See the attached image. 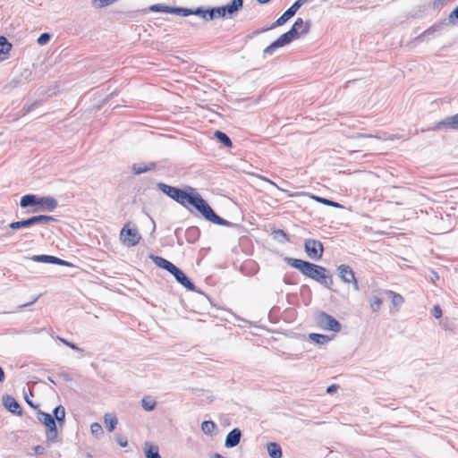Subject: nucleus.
Listing matches in <instances>:
<instances>
[{
    "label": "nucleus",
    "mask_w": 458,
    "mask_h": 458,
    "mask_svg": "<svg viewBox=\"0 0 458 458\" xmlns=\"http://www.w3.org/2000/svg\"><path fill=\"white\" fill-rule=\"evenodd\" d=\"M432 314L436 318H439L442 316V310L439 305H435L432 310Z\"/></svg>",
    "instance_id": "51"
},
{
    "label": "nucleus",
    "mask_w": 458,
    "mask_h": 458,
    "mask_svg": "<svg viewBox=\"0 0 458 458\" xmlns=\"http://www.w3.org/2000/svg\"><path fill=\"white\" fill-rule=\"evenodd\" d=\"M4 407L13 414L21 415L22 410L18 402L12 396L4 397Z\"/></svg>",
    "instance_id": "17"
},
{
    "label": "nucleus",
    "mask_w": 458,
    "mask_h": 458,
    "mask_svg": "<svg viewBox=\"0 0 458 458\" xmlns=\"http://www.w3.org/2000/svg\"><path fill=\"white\" fill-rule=\"evenodd\" d=\"M193 207L203 216L205 219L219 225H231V223L217 216L208 203L199 193Z\"/></svg>",
    "instance_id": "2"
},
{
    "label": "nucleus",
    "mask_w": 458,
    "mask_h": 458,
    "mask_svg": "<svg viewBox=\"0 0 458 458\" xmlns=\"http://www.w3.org/2000/svg\"><path fill=\"white\" fill-rule=\"evenodd\" d=\"M30 75H31V72L28 69H24L19 77L13 79L11 82V84H13V87L21 84V83H26L30 81Z\"/></svg>",
    "instance_id": "29"
},
{
    "label": "nucleus",
    "mask_w": 458,
    "mask_h": 458,
    "mask_svg": "<svg viewBox=\"0 0 458 458\" xmlns=\"http://www.w3.org/2000/svg\"><path fill=\"white\" fill-rule=\"evenodd\" d=\"M454 17L458 19V6L449 15L450 20H452Z\"/></svg>",
    "instance_id": "56"
},
{
    "label": "nucleus",
    "mask_w": 458,
    "mask_h": 458,
    "mask_svg": "<svg viewBox=\"0 0 458 458\" xmlns=\"http://www.w3.org/2000/svg\"><path fill=\"white\" fill-rule=\"evenodd\" d=\"M32 225H34V224L32 221V217L30 216L27 219L10 223L9 228L13 229V230H18L21 228H27V227H30Z\"/></svg>",
    "instance_id": "27"
},
{
    "label": "nucleus",
    "mask_w": 458,
    "mask_h": 458,
    "mask_svg": "<svg viewBox=\"0 0 458 458\" xmlns=\"http://www.w3.org/2000/svg\"><path fill=\"white\" fill-rule=\"evenodd\" d=\"M170 13L178 14L181 16H188L191 15V9L189 8H183V7H171L169 9Z\"/></svg>",
    "instance_id": "38"
},
{
    "label": "nucleus",
    "mask_w": 458,
    "mask_h": 458,
    "mask_svg": "<svg viewBox=\"0 0 458 458\" xmlns=\"http://www.w3.org/2000/svg\"><path fill=\"white\" fill-rule=\"evenodd\" d=\"M441 128L458 130V114L447 116L444 120L438 122L435 125L434 130H439Z\"/></svg>",
    "instance_id": "12"
},
{
    "label": "nucleus",
    "mask_w": 458,
    "mask_h": 458,
    "mask_svg": "<svg viewBox=\"0 0 458 458\" xmlns=\"http://www.w3.org/2000/svg\"><path fill=\"white\" fill-rule=\"evenodd\" d=\"M39 197L33 194H27L21 197L20 205L21 208H28L30 206H38Z\"/></svg>",
    "instance_id": "24"
},
{
    "label": "nucleus",
    "mask_w": 458,
    "mask_h": 458,
    "mask_svg": "<svg viewBox=\"0 0 458 458\" xmlns=\"http://www.w3.org/2000/svg\"><path fill=\"white\" fill-rule=\"evenodd\" d=\"M339 276L341 280L345 284H352V287L355 291H359V284L355 278V275L352 267L348 265H340L337 267Z\"/></svg>",
    "instance_id": "10"
},
{
    "label": "nucleus",
    "mask_w": 458,
    "mask_h": 458,
    "mask_svg": "<svg viewBox=\"0 0 458 458\" xmlns=\"http://www.w3.org/2000/svg\"><path fill=\"white\" fill-rule=\"evenodd\" d=\"M273 233L275 234V237H276L277 235L281 236L283 238V240H281V242H288L289 241L288 235L286 234V233L284 230H281V229L275 230Z\"/></svg>",
    "instance_id": "48"
},
{
    "label": "nucleus",
    "mask_w": 458,
    "mask_h": 458,
    "mask_svg": "<svg viewBox=\"0 0 458 458\" xmlns=\"http://www.w3.org/2000/svg\"><path fill=\"white\" fill-rule=\"evenodd\" d=\"M91 433L96 436L97 437H99L103 435V428L101 425L98 422H94L90 426Z\"/></svg>",
    "instance_id": "40"
},
{
    "label": "nucleus",
    "mask_w": 458,
    "mask_h": 458,
    "mask_svg": "<svg viewBox=\"0 0 458 458\" xmlns=\"http://www.w3.org/2000/svg\"><path fill=\"white\" fill-rule=\"evenodd\" d=\"M34 452L38 455H42L45 453V448L42 445H36L34 447Z\"/></svg>",
    "instance_id": "54"
},
{
    "label": "nucleus",
    "mask_w": 458,
    "mask_h": 458,
    "mask_svg": "<svg viewBox=\"0 0 458 458\" xmlns=\"http://www.w3.org/2000/svg\"><path fill=\"white\" fill-rule=\"evenodd\" d=\"M57 436H58V431H57L56 426L48 428L46 432L47 442L49 444L56 442Z\"/></svg>",
    "instance_id": "36"
},
{
    "label": "nucleus",
    "mask_w": 458,
    "mask_h": 458,
    "mask_svg": "<svg viewBox=\"0 0 458 458\" xmlns=\"http://www.w3.org/2000/svg\"><path fill=\"white\" fill-rule=\"evenodd\" d=\"M104 422H105V425H106V429L109 431V432H112L117 423H118V420H117V418L114 414L113 413H106L105 416H104Z\"/></svg>",
    "instance_id": "26"
},
{
    "label": "nucleus",
    "mask_w": 458,
    "mask_h": 458,
    "mask_svg": "<svg viewBox=\"0 0 458 458\" xmlns=\"http://www.w3.org/2000/svg\"><path fill=\"white\" fill-rule=\"evenodd\" d=\"M150 11L152 12H162V13H170L169 9H171L170 6L163 5V4H154L150 6Z\"/></svg>",
    "instance_id": "42"
},
{
    "label": "nucleus",
    "mask_w": 458,
    "mask_h": 458,
    "mask_svg": "<svg viewBox=\"0 0 458 458\" xmlns=\"http://www.w3.org/2000/svg\"><path fill=\"white\" fill-rule=\"evenodd\" d=\"M294 14L293 11L287 9L270 27L263 29L261 31H267L278 26L284 25L288 20H290Z\"/></svg>",
    "instance_id": "23"
},
{
    "label": "nucleus",
    "mask_w": 458,
    "mask_h": 458,
    "mask_svg": "<svg viewBox=\"0 0 458 458\" xmlns=\"http://www.w3.org/2000/svg\"><path fill=\"white\" fill-rule=\"evenodd\" d=\"M37 419L47 427V428L56 426V422L52 414L42 411L37 412Z\"/></svg>",
    "instance_id": "20"
},
{
    "label": "nucleus",
    "mask_w": 458,
    "mask_h": 458,
    "mask_svg": "<svg viewBox=\"0 0 458 458\" xmlns=\"http://www.w3.org/2000/svg\"><path fill=\"white\" fill-rule=\"evenodd\" d=\"M270 0H258V2L259 4H267V2H269Z\"/></svg>",
    "instance_id": "61"
},
{
    "label": "nucleus",
    "mask_w": 458,
    "mask_h": 458,
    "mask_svg": "<svg viewBox=\"0 0 458 458\" xmlns=\"http://www.w3.org/2000/svg\"><path fill=\"white\" fill-rule=\"evenodd\" d=\"M214 135L225 147L231 148L233 146L232 140L225 132L220 131H216Z\"/></svg>",
    "instance_id": "35"
},
{
    "label": "nucleus",
    "mask_w": 458,
    "mask_h": 458,
    "mask_svg": "<svg viewBox=\"0 0 458 458\" xmlns=\"http://www.w3.org/2000/svg\"><path fill=\"white\" fill-rule=\"evenodd\" d=\"M172 275L175 277L178 283L191 291H194L195 285L190 281L187 276L178 267H176Z\"/></svg>",
    "instance_id": "15"
},
{
    "label": "nucleus",
    "mask_w": 458,
    "mask_h": 458,
    "mask_svg": "<svg viewBox=\"0 0 458 458\" xmlns=\"http://www.w3.org/2000/svg\"><path fill=\"white\" fill-rule=\"evenodd\" d=\"M216 428V425L212 420H205L201 423V430L204 434L212 436Z\"/></svg>",
    "instance_id": "32"
},
{
    "label": "nucleus",
    "mask_w": 458,
    "mask_h": 458,
    "mask_svg": "<svg viewBox=\"0 0 458 458\" xmlns=\"http://www.w3.org/2000/svg\"><path fill=\"white\" fill-rule=\"evenodd\" d=\"M53 417L56 422L60 425L64 423L65 419V409L63 405L55 407L53 411Z\"/></svg>",
    "instance_id": "30"
},
{
    "label": "nucleus",
    "mask_w": 458,
    "mask_h": 458,
    "mask_svg": "<svg viewBox=\"0 0 458 458\" xmlns=\"http://www.w3.org/2000/svg\"><path fill=\"white\" fill-rule=\"evenodd\" d=\"M296 38L297 36L293 34V30H289L287 32L281 35L276 41L264 49V55H272L276 48L291 43Z\"/></svg>",
    "instance_id": "9"
},
{
    "label": "nucleus",
    "mask_w": 458,
    "mask_h": 458,
    "mask_svg": "<svg viewBox=\"0 0 458 458\" xmlns=\"http://www.w3.org/2000/svg\"><path fill=\"white\" fill-rule=\"evenodd\" d=\"M4 380V372L2 368H0V383Z\"/></svg>",
    "instance_id": "58"
},
{
    "label": "nucleus",
    "mask_w": 458,
    "mask_h": 458,
    "mask_svg": "<svg viewBox=\"0 0 458 458\" xmlns=\"http://www.w3.org/2000/svg\"><path fill=\"white\" fill-rule=\"evenodd\" d=\"M198 195L199 192L194 188L187 186L185 190L180 191L174 201L184 208H188V205L193 206Z\"/></svg>",
    "instance_id": "6"
},
{
    "label": "nucleus",
    "mask_w": 458,
    "mask_h": 458,
    "mask_svg": "<svg viewBox=\"0 0 458 458\" xmlns=\"http://www.w3.org/2000/svg\"><path fill=\"white\" fill-rule=\"evenodd\" d=\"M242 0H233L231 4L225 6L215 7L216 18H224L226 14L233 16L242 7Z\"/></svg>",
    "instance_id": "8"
},
{
    "label": "nucleus",
    "mask_w": 458,
    "mask_h": 458,
    "mask_svg": "<svg viewBox=\"0 0 458 458\" xmlns=\"http://www.w3.org/2000/svg\"><path fill=\"white\" fill-rule=\"evenodd\" d=\"M157 187L159 191H161L163 193L170 197L172 199L175 200L177 194H179L181 189L167 185L164 182H158L157 184Z\"/></svg>",
    "instance_id": "18"
},
{
    "label": "nucleus",
    "mask_w": 458,
    "mask_h": 458,
    "mask_svg": "<svg viewBox=\"0 0 458 458\" xmlns=\"http://www.w3.org/2000/svg\"><path fill=\"white\" fill-rule=\"evenodd\" d=\"M268 454L271 458H281L282 457V449L281 446L277 443H269L267 446Z\"/></svg>",
    "instance_id": "28"
},
{
    "label": "nucleus",
    "mask_w": 458,
    "mask_h": 458,
    "mask_svg": "<svg viewBox=\"0 0 458 458\" xmlns=\"http://www.w3.org/2000/svg\"><path fill=\"white\" fill-rule=\"evenodd\" d=\"M12 48V44L4 37H0V60H5Z\"/></svg>",
    "instance_id": "25"
},
{
    "label": "nucleus",
    "mask_w": 458,
    "mask_h": 458,
    "mask_svg": "<svg viewBox=\"0 0 458 458\" xmlns=\"http://www.w3.org/2000/svg\"><path fill=\"white\" fill-rule=\"evenodd\" d=\"M156 168V164L153 162L145 164V163H136L132 165L131 170L135 174H140L146 173L148 171L154 170Z\"/></svg>",
    "instance_id": "22"
},
{
    "label": "nucleus",
    "mask_w": 458,
    "mask_h": 458,
    "mask_svg": "<svg viewBox=\"0 0 458 458\" xmlns=\"http://www.w3.org/2000/svg\"><path fill=\"white\" fill-rule=\"evenodd\" d=\"M304 250L307 256L315 261L319 260L324 252L322 242L315 239H307L304 242Z\"/></svg>",
    "instance_id": "5"
},
{
    "label": "nucleus",
    "mask_w": 458,
    "mask_h": 458,
    "mask_svg": "<svg viewBox=\"0 0 458 458\" xmlns=\"http://www.w3.org/2000/svg\"><path fill=\"white\" fill-rule=\"evenodd\" d=\"M242 431L239 428H233L231 430L225 438V445L227 448H232L236 446L241 440Z\"/></svg>",
    "instance_id": "16"
},
{
    "label": "nucleus",
    "mask_w": 458,
    "mask_h": 458,
    "mask_svg": "<svg viewBox=\"0 0 458 458\" xmlns=\"http://www.w3.org/2000/svg\"><path fill=\"white\" fill-rule=\"evenodd\" d=\"M309 337L312 342H315L318 344H326L331 340V337L328 335L315 333L310 334Z\"/></svg>",
    "instance_id": "33"
},
{
    "label": "nucleus",
    "mask_w": 458,
    "mask_h": 458,
    "mask_svg": "<svg viewBox=\"0 0 458 458\" xmlns=\"http://www.w3.org/2000/svg\"><path fill=\"white\" fill-rule=\"evenodd\" d=\"M316 322L320 328L327 331L339 332L342 328L341 324L334 317L324 311L317 314Z\"/></svg>",
    "instance_id": "4"
},
{
    "label": "nucleus",
    "mask_w": 458,
    "mask_h": 458,
    "mask_svg": "<svg viewBox=\"0 0 458 458\" xmlns=\"http://www.w3.org/2000/svg\"><path fill=\"white\" fill-rule=\"evenodd\" d=\"M428 279L432 282V283H436L438 279H439V276L437 272L435 271H430L429 273V276H428Z\"/></svg>",
    "instance_id": "52"
},
{
    "label": "nucleus",
    "mask_w": 458,
    "mask_h": 458,
    "mask_svg": "<svg viewBox=\"0 0 458 458\" xmlns=\"http://www.w3.org/2000/svg\"><path fill=\"white\" fill-rule=\"evenodd\" d=\"M144 454L146 458H162L159 454L158 446L150 442L144 444Z\"/></svg>",
    "instance_id": "21"
},
{
    "label": "nucleus",
    "mask_w": 458,
    "mask_h": 458,
    "mask_svg": "<svg viewBox=\"0 0 458 458\" xmlns=\"http://www.w3.org/2000/svg\"><path fill=\"white\" fill-rule=\"evenodd\" d=\"M216 19L214 8L206 9L205 21H212Z\"/></svg>",
    "instance_id": "50"
},
{
    "label": "nucleus",
    "mask_w": 458,
    "mask_h": 458,
    "mask_svg": "<svg viewBox=\"0 0 458 458\" xmlns=\"http://www.w3.org/2000/svg\"><path fill=\"white\" fill-rule=\"evenodd\" d=\"M198 195L199 192L194 188L187 186L185 190L180 191L174 201L184 208H188V205L193 206Z\"/></svg>",
    "instance_id": "7"
},
{
    "label": "nucleus",
    "mask_w": 458,
    "mask_h": 458,
    "mask_svg": "<svg viewBox=\"0 0 458 458\" xmlns=\"http://www.w3.org/2000/svg\"><path fill=\"white\" fill-rule=\"evenodd\" d=\"M191 14H194L205 21L206 18V9L202 7H198L196 9H191Z\"/></svg>",
    "instance_id": "45"
},
{
    "label": "nucleus",
    "mask_w": 458,
    "mask_h": 458,
    "mask_svg": "<svg viewBox=\"0 0 458 458\" xmlns=\"http://www.w3.org/2000/svg\"><path fill=\"white\" fill-rule=\"evenodd\" d=\"M337 388H338L337 385H331L327 388V393L333 394L337 390Z\"/></svg>",
    "instance_id": "55"
},
{
    "label": "nucleus",
    "mask_w": 458,
    "mask_h": 458,
    "mask_svg": "<svg viewBox=\"0 0 458 458\" xmlns=\"http://www.w3.org/2000/svg\"><path fill=\"white\" fill-rule=\"evenodd\" d=\"M287 263L291 267L299 270L305 276L311 278L321 284L329 286V284H333L332 278L327 276V270L324 267L293 258L287 259Z\"/></svg>",
    "instance_id": "1"
},
{
    "label": "nucleus",
    "mask_w": 458,
    "mask_h": 458,
    "mask_svg": "<svg viewBox=\"0 0 458 458\" xmlns=\"http://www.w3.org/2000/svg\"><path fill=\"white\" fill-rule=\"evenodd\" d=\"M388 293L392 296V304H393V306L396 308V310H398L400 306L404 301L403 297L401 294L396 293H394L393 291H389Z\"/></svg>",
    "instance_id": "37"
},
{
    "label": "nucleus",
    "mask_w": 458,
    "mask_h": 458,
    "mask_svg": "<svg viewBox=\"0 0 458 458\" xmlns=\"http://www.w3.org/2000/svg\"><path fill=\"white\" fill-rule=\"evenodd\" d=\"M306 2V0H297L290 8V11H293V13L295 14L298 9Z\"/></svg>",
    "instance_id": "47"
},
{
    "label": "nucleus",
    "mask_w": 458,
    "mask_h": 458,
    "mask_svg": "<svg viewBox=\"0 0 458 458\" xmlns=\"http://www.w3.org/2000/svg\"><path fill=\"white\" fill-rule=\"evenodd\" d=\"M49 40H50V35L48 33H43L38 37L37 42L38 45L43 46V45L47 44Z\"/></svg>",
    "instance_id": "46"
},
{
    "label": "nucleus",
    "mask_w": 458,
    "mask_h": 458,
    "mask_svg": "<svg viewBox=\"0 0 458 458\" xmlns=\"http://www.w3.org/2000/svg\"><path fill=\"white\" fill-rule=\"evenodd\" d=\"M152 260L154 263L165 270H167L169 273H173L174 270L177 267L174 266L172 262L166 260L165 259L159 257V256H151Z\"/></svg>",
    "instance_id": "19"
},
{
    "label": "nucleus",
    "mask_w": 458,
    "mask_h": 458,
    "mask_svg": "<svg viewBox=\"0 0 458 458\" xmlns=\"http://www.w3.org/2000/svg\"><path fill=\"white\" fill-rule=\"evenodd\" d=\"M30 259L35 262L51 263L64 267L72 266V263L51 255H34L30 258Z\"/></svg>",
    "instance_id": "11"
},
{
    "label": "nucleus",
    "mask_w": 458,
    "mask_h": 458,
    "mask_svg": "<svg viewBox=\"0 0 458 458\" xmlns=\"http://www.w3.org/2000/svg\"><path fill=\"white\" fill-rule=\"evenodd\" d=\"M156 405H157L156 400L150 396H145L141 400V406L147 411H153L156 408Z\"/></svg>",
    "instance_id": "34"
},
{
    "label": "nucleus",
    "mask_w": 458,
    "mask_h": 458,
    "mask_svg": "<svg viewBox=\"0 0 458 458\" xmlns=\"http://www.w3.org/2000/svg\"><path fill=\"white\" fill-rule=\"evenodd\" d=\"M130 223H127L122 228L120 232V240L123 245L127 247H133L140 242L141 235L136 227H130Z\"/></svg>",
    "instance_id": "3"
},
{
    "label": "nucleus",
    "mask_w": 458,
    "mask_h": 458,
    "mask_svg": "<svg viewBox=\"0 0 458 458\" xmlns=\"http://www.w3.org/2000/svg\"><path fill=\"white\" fill-rule=\"evenodd\" d=\"M314 199L320 202V203H323L325 205H327V206H332V207H335V208H340L341 205L337 202H335V201H332L330 199H324V198H321V197H314Z\"/></svg>",
    "instance_id": "43"
},
{
    "label": "nucleus",
    "mask_w": 458,
    "mask_h": 458,
    "mask_svg": "<svg viewBox=\"0 0 458 458\" xmlns=\"http://www.w3.org/2000/svg\"><path fill=\"white\" fill-rule=\"evenodd\" d=\"M88 458H93L91 454H88Z\"/></svg>",
    "instance_id": "62"
},
{
    "label": "nucleus",
    "mask_w": 458,
    "mask_h": 458,
    "mask_svg": "<svg viewBox=\"0 0 458 458\" xmlns=\"http://www.w3.org/2000/svg\"><path fill=\"white\" fill-rule=\"evenodd\" d=\"M26 402L30 406V407H33L35 408L36 406L33 404V403L31 402V400H29L28 398H26Z\"/></svg>",
    "instance_id": "59"
},
{
    "label": "nucleus",
    "mask_w": 458,
    "mask_h": 458,
    "mask_svg": "<svg viewBox=\"0 0 458 458\" xmlns=\"http://www.w3.org/2000/svg\"><path fill=\"white\" fill-rule=\"evenodd\" d=\"M352 138H376V139L383 140H394V137H392V136H389L387 138H386V137L382 138V137L372 135V134H362V133H358V134L352 136Z\"/></svg>",
    "instance_id": "44"
},
{
    "label": "nucleus",
    "mask_w": 458,
    "mask_h": 458,
    "mask_svg": "<svg viewBox=\"0 0 458 458\" xmlns=\"http://www.w3.org/2000/svg\"><path fill=\"white\" fill-rule=\"evenodd\" d=\"M117 444L122 447H126L128 445V441L126 437H121L117 438Z\"/></svg>",
    "instance_id": "53"
},
{
    "label": "nucleus",
    "mask_w": 458,
    "mask_h": 458,
    "mask_svg": "<svg viewBox=\"0 0 458 458\" xmlns=\"http://www.w3.org/2000/svg\"><path fill=\"white\" fill-rule=\"evenodd\" d=\"M38 297H36V298H34V300L32 301H30L29 303H25V304L20 305L19 309L21 310V309H23V308H25L27 306H30V305L35 303L38 301Z\"/></svg>",
    "instance_id": "57"
},
{
    "label": "nucleus",
    "mask_w": 458,
    "mask_h": 458,
    "mask_svg": "<svg viewBox=\"0 0 458 458\" xmlns=\"http://www.w3.org/2000/svg\"><path fill=\"white\" fill-rule=\"evenodd\" d=\"M39 210L41 211H52L58 206L57 200L50 196L39 197L38 199Z\"/></svg>",
    "instance_id": "14"
},
{
    "label": "nucleus",
    "mask_w": 458,
    "mask_h": 458,
    "mask_svg": "<svg viewBox=\"0 0 458 458\" xmlns=\"http://www.w3.org/2000/svg\"><path fill=\"white\" fill-rule=\"evenodd\" d=\"M382 303H383L382 300L380 298L375 296L370 302L371 310L374 312L379 311V310L381 309Z\"/></svg>",
    "instance_id": "41"
},
{
    "label": "nucleus",
    "mask_w": 458,
    "mask_h": 458,
    "mask_svg": "<svg viewBox=\"0 0 458 458\" xmlns=\"http://www.w3.org/2000/svg\"><path fill=\"white\" fill-rule=\"evenodd\" d=\"M310 21H304L301 18H297L290 29L293 30V34L297 36L307 34L310 30Z\"/></svg>",
    "instance_id": "13"
},
{
    "label": "nucleus",
    "mask_w": 458,
    "mask_h": 458,
    "mask_svg": "<svg viewBox=\"0 0 458 458\" xmlns=\"http://www.w3.org/2000/svg\"><path fill=\"white\" fill-rule=\"evenodd\" d=\"M34 225H46L49 222L56 221V219L54 216H46V215H38L31 216Z\"/></svg>",
    "instance_id": "31"
},
{
    "label": "nucleus",
    "mask_w": 458,
    "mask_h": 458,
    "mask_svg": "<svg viewBox=\"0 0 458 458\" xmlns=\"http://www.w3.org/2000/svg\"><path fill=\"white\" fill-rule=\"evenodd\" d=\"M115 2L116 0H92V4L96 8H102L108 6Z\"/></svg>",
    "instance_id": "39"
},
{
    "label": "nucleus",
    "mask_w": 458,
    "mask_h": 458,
    "mask_svg": "<svg viewBox=\"0 0 458 458\" xmlns=\"http://www.w3.org/2000/svg\"><path fill=\"white\" fill-rule=\"evenodd\" d=\"M58 340L72 350L81 351V349L80 347H78L77 345H75L74 344H72L71 342H68L67 340H65L64 338L58 337Z\"/></svg>",
    "instance_id": "49"
},
{
    "label": "nucleus",
    "mask_w": 458,
    "mask_h": 458,
    "mask_svg": "<svg viewBox=\"0 0 458 458\" xmlns=\"http://www.w3.org/2000/svg\"><path fill=\"white\" fill-rule=\"evenodd\" d=\"M212 458H225V457L222 456V455H221V454H214V455L212 456Z\"/></svg>",
    "instance_id": "60"
}]
</instances>
